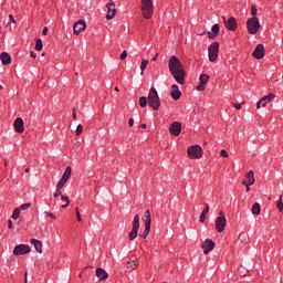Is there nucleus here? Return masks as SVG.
I'll return each instance as SVG.
<instances>
[{
	"label": "nucleus",
	"instance_id": "15",
	"mask_svg": "<svg viewBox=\"0 0 283 283\" xmlns=\"http://www.w3.org/2000/svg\"><path fill=\"white\" fill-rule=\"evenodd\" d=\"M222 19L227 30H230V32H235L238 30V22L235 21V18L231 17L230 19L226 20L223 17Z\"/></svg>",
	"mask_w": 283,
	"mask_h": 283
},
{
	"label": "nucleus",
	"instance_id": "44",
	"mask_svg": "<svg viewBox=\"0 0 283 283\" xmlns=\"http://www.w3.org/2000/svg\"><path fill=\"white\" fill-rule=\"evenodd\" d=\"M9 21L10 23H17V20H14V15L12 14L9 15Z\"/></svg>",
	"mask_w": 283,
	"mask_h": 283
},
{
	"label": "nucleus",
	"instance_id": "23",
	"mask_svg": "<svg viewBox=\"0 0 283 283\" xmlns=\"http://www.w3.org/2000/svg\"><path fill=\"white\" fill-rule=\"evenodd\" d=\"M14 129L18 134H23V118L17 117L13 123Z\"/></svg>",
	"mask_w": 283,
	"mask_h": 283
},
{
	"label": "nucleus",
	"instance_id": "57",
	"mask_svg": "<svg viewBox=\"0 0 283 283\" xmlns=\"http://www.w3.org/2000/svg\"><path fill=\"white\" fill-rule=\"evenodd\" d=\"M85 269H90V266H86Z\"/></svg>",
	"mask_w": 283,
	"mask_h": 283
},
{
	"label": "nucleus",
	"instance_id": "28",
	"mask_svg": "<svg viewBox=\"0 0 283 283\" xmlns=\"http://www.w3.org/2000/svg\"><path fill=\"white\" fill-rule=\"evenodd\" d=\"M251 211H252L253 216H260V211H262L260 203H258V202L253 203Z\"/></svg>",
	"mask_w": 283,
	"mask_h": 283
},
{
	"label": "nucleus",
	"instance_id": "5",
	"mask_svg": "<svg viewBox=\"0 0 283 283\" xmlns=\"http://www.w3.org/2000/svg\"><path fill=\"white\" fill-rule=\"evenodd\" d=\"M143 222L145 223V229L142 234V238H144V240H147V235H149L151 231V212H149V210L145 211Z\"/></svg>",
	"mask_w": 283,
	"mask_h": 283
},
{
	"label": "nucleus",
	"instance_id": "18",
	"mask_svg": "<svg viewBox=\"0 0 283 283\" xmlns=\"http://www.w3.org/2000/svg\"><path fill=\"white\" fill-rule=\"evenodd\" d=\"M275 98V94L270 93L268 96H263L258 103H256V109H260L261 107H266L268 103H271Z\"/></svg>",
	"mask_w": 283,
	"mask_h": 283
},
{
	"label": "nucleus",
	"instance_id": "34",
	"mask_svg": "<svg viewBox=\"0 0 283 283\" xmlns=\"http://www.w3.org/2000/svg\"><path fill=\"white\" fill-rule=\"evenodd\" d=\"M276 209L282 212L283 211V202H282V196H280L277 202H276Z\"/></svg>",
	"mask_w": 283,
	"mask_h": 283
},
{
	"label": "nucleus",
	"instance_id": "50",
	"mask_svg": "<svg viewBox=\"0 0 283 283\" xmlns=\"http://www.w3.org/2000/svg\"><path fill=\"white\" fill-rule=\"evenodd\" d=\"M31 56L32 59H36V54H34V52L31 51Z\"/></svg>",
	"mask_w": 283,
	"mask_h": 283
},
{
	"label": "nucleus",
	"instance_id": "46",
	"mask_svg": "<svg viewBox=\"0 0 283 283\" xmlns=\"http://www.w3.org/2000/svg\"><path fill=\"white\" fill-rule=\"evenodd\" d=\"M128 125H129V127H134V118H129Z\"/></svg>",
	"mask_w": 283,
	"mask_h": 283
},
{
	"label": "nucleus",
	"instance_id": "38",
	"mask_svg": "<svg viewBox=\"0 0 283 283\" xmlns=\"http://www.w3.org/2000/svg\"><path fill=\"white\" fill-rule=\"evenodd\" d=\"M251 14L252 17H258V8H255V6L251 7Z\"/></svg>",
	"mask_w": 283,
	"mask_h": 283
},
{
	"label": "nucleus",
	"instance_id": "40",
	"mask_svg": "<svg viewBox=\"0 0 283 283\" xmlns=\"http://www.w3.org/2000/svg\"><path fill=\"white\" fill-rule=\"evenodd\" d=\"M44 213L45 216H48V218H51V220H56V216H54V213L48 211H45Z\"/></svg>",
	"mask_w": 283,
	"mask_h": 283
},
{
	"label": "nucleus",
	"instance_id": "35",
	"mask_svg": "<svg viewBox=\"0 0 283 283\" xmlns=\"http://www.w3.org/2000/svg\"><path fill=\"white\" fill-rule=\"evenodd\" d=\"M61 189H63V188H59V186H56V190L53 193L54 198H59V196H63V192L61 191Z\"/></svg>",
	"mask_w": 283,
	"mask_h": 283
},
{
	"label": "nucleus",
	"instance_id": "47",
	"mask_svg": "<svg viewBox=\"0 0 283 283\" xmlns=\"http://www.w3.org/2000/svg\"><path fill=\"white\" fill-rule=\"evenodd\" d=\"M42 34L45 36L48 34V27H44L42 30Z\"/></svg>",
	"mask_w": 283,
	"mask_h": 283
},
{
	"label": "nucleus",
	"instance_id": "54",
	"mask_svg": "<svg viewBox=\"0 0 283 283\" xmlns=\"http://www.w3.org/2000/svg\"><path fill=\"white\" fill-rule=\"evenodd\" d=\"M247 187V191H251V186H245Z\"/></svg>",
	"mask_w": 283,
	"mask_h": 283
},
{
	"label": "nucleus",
	"instance_id": "9",
	"mask_svg": "<svg viewBox=\"0 0 283 283\" xmlns=\"http://www.w3.org/2000/svg\"><path fill=\"white\" fill-rule=\"evenodd\" d=\"M214 227L218 233H222L227 228V217H224L223 212L219 213V217L216 219Z\"/></svg>",
	"mask_w": 283,
	"mask_h": 283
},
{
	"label": "nucleus",
	"instance_id": "30",
	"mask_svg": "<svg viewBox=\"0 0 283 283\" xmlns=\"http://www.w3.org/2000/svg\"><path fill=\"white\" fill-rule=\"evenodd\" d=\"M147 103H149L148 97H146V96L139 97L140 107H147Z\"/></svg>",
	"mask_w": 283,
	"mask_h": 283
},
{
	"label": "nucleus",
	"instance_id": "39",
	"mask_svg": "<svg viewBox=\"0 0 283 283\" xmlns=\"http://www.w3.org/2000/svg\"><path fill=\"white\" fill-rule=\"evenodd\" d=\"M220 156H221L222 158H229V153H227L226 149H222V150L220 151Z\"/></svg>",
	"mask_w": 283,
	"mask_h": 283
},
{
	"label": "nucleus",
	"instance_id": "42",
	"mask_svg": "<svg viewBox=\"0 0 283 283\" xmlns=\"http://www.w3.org/2000/svg\"><path fill=\"white\" fill-rule=\"evenodd\" d=\"M127 269H128V271H135L136 270V263L128 265Z\"/></svg>",
	"mask_w": 283,
	"mask_h": 283
},
{
	"label": "nucleus",
	"instance_id": "4",
	"mask_svg": "<svg viewBox=\"0 0 283 283\" xmlns=\"http://www.w3.org/2000/svg\"><path fill=\"white\" fill-rule=\"evenodd\" d=\"M247 29L249 34H258V32H260V19H258V17L248 19Z\"/></svg>",
	"mask_w": 283,
	"mask_h": 283
},
{
	"label": "nucleus",
	"instance_id": "53",
	"mask_svg": "<svg viewBox=\"0 0 283 283\" xmlns=\"http://www.w3.org/2000/svg\"><path fill=\"white\" fill-rule=\"evenodd\" d=\"M25 174H29L30 172V168H25Z\"/></svg>",
	"mask_w": 283,
	"mask_h": 283
},
{
	"label": "nucleus",
	"instance_id": "56",
	"mask_svg": "<svg viewBox=\"0 0 283 283\" xmlns=\"http://www.w3.org/2000/svg\"><path fill=\"white\" fill-rule=\"evenodd\" d=\"M0 90H3V86L0 84Z\"/></svg>",
	"mask_w": 283,
	"mask_h": 283
},
{
	"label": "nucleus",
	"instance_id": "3",
	"mask_svg": "<svg viewBox=\"0 0 283 283\" xmlns=\"http://www.w3.org/2000/svg\"><path fill=\"white\" fill-rule=\"evenodd\" d=\"M142 14L144 19H151L154 17V1L142 0Z\"/></svg>",
	"mask_w": 283,
	"mask_h": 283
},
{
	"label": "nucleus",
	"instance_id": "8",
	"mask_svg": "<svg viewBox=\"0 0 283 283\" xmlns=\"http://www.w3.org/2000/svg\"><path fill=\"white\" fill-rule=\"evenodd\" d=\"M187 154L189 158L199 159L202 158V147L200 145H193L188 147Z\"/></svg>",
	"mask_w": 283,
	"mask_h": 283
},
{
	"label": "nucleus",
	"instance_id": "14",
	"mask_svg": "<svg viewBox=\"0 0 283 283\" xmlns=\"http://www.w3.org/2000/svg\"><path fill=\"white\" fill-rule=\"evenodd\" d=\"M208 83H209V75L201 74L199 77V83L196 87L197 92H205Z\"/></svg>",
	"mask_w": 283,
	"mask_h": 283
},
{
	"label": "nucleus",
	"instance_id": "7",
	"mask_svg": "<svg viewBox=\"0 0 283 283\" xmlns=\"http://www.w3.org/2000/svg\"><path fill=\"white\" fill-rule=\"evenodd\" d=\"M218 52H220V43L213 42L208 48V56L211 63L218 61Z\"/></svg>",
	"mask_w": 283,
	"mask_h": 283
},
{
	"label": "nucleus",
	"instance_id": "20",
	"mask_svg": "<svg viewBox=\"0 0 283 283\" xmlns=\"http://www.w3.org/2000/svg\"><path fill=\"white\" fill-rule=\"evenodd\" d=\"M95 275H96V277H98L99 282H105V280H107V277H109V274L103 268H97L95 270Z\"/></svg>",
	"mask_w": 283,
	"mask_h": 283
},
{
	"label": "nucleus",
	"instance_id": "27",
	"mask_svg": "<svg viewBox=\"0 0 283 283\" xmlns=\"http://www.w3.org/2000/svg\"><path fill=\"white\" fill-rule=\"evenodd\" d=\"M207 213H209V205H206V208L202 210L199 217V222H205V220H207Z\"/></svg>",
	"mask_w": 283,
	"mask_h": 283
},
{
	"label": "nucleus",
	"instance_id": "55",
	"mask_svg": "<svg viewBox=\"0 0 283 283\" xmlns=\"http://www.w3.org/2000/svg\"><path fill=\"white\" fill-rule=\"evenodd\" d=\"M78 277H83V274H82V273H80V274H78Z\"/></svg>",
	"mask_w": 283,
	"mask_h": 283
},
{
	"label": "nucleus",
	"instance_id": "1",
	"mask_svg": "<svg viewBox=\"0 0 283 283\" xmlns=\"http://www.w3.org/2000/svg\"><path fill=\"white\" fill-rule=\"evenodd\" d=\"M168 70L176 83L185 85V66L176 55H171L168 61Z\"/></svg>",
	"mask_w": 283,
	"mask_h": 283
},
{
	"label": "nucleus",
	"instance_id": "12",
	"mask_svg": "<svg viewBox=\"0 0 283 283\" xmlns=\"http://www.w3.org/2000/svg\"><path fill=\"white\" fill-rule=\"evenodd\" d=\"M87 28V23H85L84 20H78L77 22H75L73 24V33L78 36V34H81V32H85Z\"/></svg>",
	"mask_w": 283,
	"mask_h": 283
},
{
	"label": "nucleus",
	"instance_id": "26",
	"mask_svg": "<svg viewBox=\"0 0 283 283\" xmlns=\"http://www.w3.org/2000/svg\"><path fill=\"white\" fill-rule=\"evenodd\" d=\"M212 32L209 31L208 32V39H216V36H218L219 32H220V25L219 24H214L211 28Z\"/></svg>",
	"mask_w": 283,
	"mask_h": 283
},
{
	"label": "nucleus",
	"instance_id": "45",
	"mask_svg": "<svg viewBox=\"0 0 283 283\" xmlns=\"http://www.w3.org/2000/svg\"><path fill=\"white\" fill-rule=\"evenodd\" d=\"M242 105H244V102H242L241 104H234V108L242 109Z\"/></svg>",
	"mask_w": 283,
	"mask_h": 283
},
{
	"label": "nucleus",
	"instance_id": "48",
	"mask_svg": "<svg viewBox=\"0 0 283 283\" xmlns=\"http://www.w3.org/2000/svg\"><path fill=\"white\" fill-rule=\"evenodd\" d=\"M72 116H73L74 120H76V108L73 109Z\"/></svg>",
	"mask_w": 283,
	"mask_h": 283
},
{
	"label": "nucleus",
	"instance_id": "2",
	"mask_svg": "<svg viewBox=\"0 0 283 283\" xmlns=\"http://www.w3.org/2000/svg\"><path fill=\"white\" fill-rule=\"evenodd\" d=\"M148 105L154 109V112H158L160 109V97L158 96V91L156 87H151L148 93Z\"/></svg>",
	"mask_w": 283,
	"mask_h": 283
},
{
	"label": "nucleus",
	"instance_id": "10",
	"mask_svg": "<svg viewBox=\"0 0 283 283\" xmlns=\"http://www.w3.org/2000/svg\"><path fill=\"white\" fill-rule=\"evenodd\" d=\"M70 178H72V167L67 166L56 187H59V189H63Z\"/></svg>",
	"mask_w": 283,
	"mask_h": 283
},
{
	"label": "nucleus",
	"instance_id": "17",
	"mask_svg": "<svg viewBox=\"0 0 283 283\" xmlns=\"http://www.w3.org/2000/svg\"><path fill=\"white\" fill-rule=\"evenodd\" d=\"M169 132L172 136H180L182 124H180V122H172L169 126Z\"/></svg>",
	"mask_w": 283,
	"mask_h": 283
},
{
	"label": "nucleus",
	"instance_id": "31",
	"mask_svg": "<svg viewBox=\"0 0 283 283\" xmlns=\"http://www.w3.org/2000/svg\"><path fill=\"white\" fill-rule=\"evenodd\" d=\"M19 216H21V209L15 208L12 213V220H19Z\"/></svg>",
	"mask_w": 283,
	"mask_h": 283
},
{
	"label": "nucleus",
	"instance_id": "41",
	"mask_svg": "<svg viewBox=\"0 0 283 283\" xmlns=\"http://www.w3.org/2000/svg\"><path fill=\"white\" fill-rule=\"evenodd\" d=\"M119 59L120 61H125L127 59V51H123Z\"/></svg>",
	"mask_w": 283,
	"mask_h": 283
},
{
	"label": "nucleus",
	"instance_id": "49",
	"mask_svg": "<svg viewBox=\"0 0 283 283\" xmlns=\"http://www.w3.org/2000/svg\"><path fill=\"white\" fill-rule=\"evenodd\" d=\"M8 229H12V220L8 221Z\"/></svg>",
	"mask_w": 283,
	"mask_h": 283
},
{
	"label": "nucleus",
	"instance_id": "52",
	"mask_svg": "<svg viewBox=\"0 0 283 283\" xmlns=\"http://www.w3.org/2000/svg\"><path fill=\"white\" fill-rule=\"evenodd\" d=\"M143 129H147V124H142Z\"/></svg>",
	"mask_w": 283,
	"mask_h": 283
},
{
	"label": "nucleus",
	"instance_id": "51",
	"mask_svg": "<svg viewBox=\"0 0 283 283\" xmlns=\"http://www.w3.org/2000/svg\"><path fill=\"white\" fill-rule=\"evenodd\" d=\"M158 59V53L155 54V56L151 59V61H156Z\"/></svg>",
	"mask_w": 283,
	"mask_h": 283
},
{
	"label": "nucleus",
	"instance_id": "6",
	"mask_svg": "<svg viewBox=\"0 0 283 283\" xmlns=\"http://www.w3.org/2000/svg\"><path fill=\"white\" fill-rule=\"evenodd\" d=\"M138 229H140V216L135 214L133 219V228L128 234L130 241L136 240L138 238Z\"/></svg>",
	"mask_w": 283,
	"mask_h": 283
},
{
	"label": "nucleus",
	"instance_id": "29",
	"mask_svg": "<svg viewBox=\"0 0 283 283\" xmlns=\"http://www.w3.org/2000/svg\"><path fill=\"white\" fill-rule=\"evenodd\" d=\"M62 202H65V205H62V209H67L70 207V197L67 196H61Z\"/></svg>",
	"mask_w": 283,
	"mask_h": 283
},
{
	"label": "nucleus",
	"instance_id": "33",
	"mask_svg": "<svg viewBox=\"0 0 283 283\" xmlns=\"http://www.w3.org/2000/svg\"><path fill=\"white\" fill-rule=\"evenodd\" d=\"M149 64V61L147 60H143L142 63H140V71H142V74L143 72H145V70H147V65Z\"/></svg>",
	"mask_w": 283,
	"mask_h": 283
},
{
	"label": "nucleus",
	"instance_id": "37",
	"mask_svg": "<svg viewBox=\"0 0 283 283\" xmlns=\"http://www.w3.org/2000/svg\"><path fill=\"white\" fill-rule=\"evenodd\" d=\"M75 133H76V136H81V134H83V125L81 124L77 125Z\"/></svg>",
	"mask_w": 283,
	"mask_h": 283
},
{
	"label": "nucleus",
	"instance_id": "13",
	"mask_svg": "<svg viewBox=\"0 0 283 283\" xmlns=\"http://www.w3.org/2000/svg\"><path fill=\"white\" fill-rule=\"evenodd\" d=\"M30 253V245L28 244H18L13 249V255H28Z\"/></svg>",
	"mask_w": 283,
	"mask_h": 283
},
{
	"label": "nucleus",
	"instance_id": "11",
	"mask_svg": "<svg viewBox=\"0 0 283 283\" xmlns=\"http://www.w3.org/2000/svg\"><path fill=\"white\" fill-rule=\"evenodd\" d=\"M106 19L107 21H112L114 17H116V3H114V0H109V2L106 4Z\"/></svg>",
	"mask_w": 283,
	"mask_h": 283
},
{
	"label": "nucleus",
	"instance_id": "19",
	"mask_svg": "<svg viewBox=\"0 0 283 283\" xmlns=\"http://www.w3.org/2000/svg\"><path fill=\"white\" fill-rule=\"evenodd\" d=\"M170 96L172 101H180V96H182V92H180V88L178 85L174 84L171 86Z\"/></svg>",
	"mask_w": 283,
	"mask_h": 283
},
{
	"label": "nucleus",
	"instance_id": "43",
	"mask_svg": "<svg viewBox=\"0 0 283 283\" xmlns=\"http://www.w3.org/2000/svg\"><path fill=\"white\" fill-rule=\"evenodd\" d=\"M76 218H77V222H81V212L78 211V208H76Z\"/></svg>",
	"mask_w": 283,
	"mask_h": 283
},
{
	"label": "nucleus",
	"instance_id": "22",
	"mask_svg": "<svg viewBox=\"0 0 283 283\" xmlns=\"http://www.w3.org/2000/svg\"><path fill=\"white\" fill-rule=\"evenodd\" d=\"M254 59H264V44H258L253 51Z\"/></svg>",
	"mask_w": 283,
	"mask_h": 283
},
{
	"label": "nucleus",
	"instance_id": "32",
	"mask_svg": "<svg viewBox=\"0 0 283 283\" xmlns=\"http://www.w3.org/2000/svg\"><path fill=\"white\" fill-rule=\"evenodd\" d=\"M35 50L38 52H41L43 50V41H41V39H38L35 42Z\"/></svg>",
	"mask_w": 283,
	"mask_h": 283
},
{
	"label": "nucleus",
	"instance_id": "21",
	"mask_svg": "<svg viewBox=\"0 0 283 283\" xmlns=\"http://www.w3.org/2000/svg\"><path fill=\"white\" fill-rule=\"evenodd\" d=\"M244 187H251L252 185H255V174H253V170H250L247 174V180L242 182Z\"/></svg>",
	"mask_w": 283,
	"mask_h": 283
},
{
	"label": "nucleus",
	"instance_id": "25",
	"mask_svg": "<svg viewBox=\"0 0 283 283\" xmlns=\"http://www.w3.org/2000/svg\"><path fill=\"white\" fill-rule=\"evenodd\" d=\"M31 244H33L35 251H38V253H43V243L38 240V239H31L30 240Z\"/></svg>",
	"mask_w": 283,
	"mask_h": 283
},
{
	"label": "nucleus",
	"instance_id": "36",
	"mask_svg": "<svg viewBox=\"0 0 283 283\" xmlns=\"http://www.w3.org/2000/svg\"><path fill=\"white\" fill-rule=\"evenodd\" d=\"M30 207H32V203H23L19 209H21V211H28Z\"/></svg>",
	"mask_w": 283,
	"mask_h": 283
},
{
	"label": "nucleus",
	"instance_id": "16",
	"mask_svg": "<svg viewBox=\"0 0 283 283\" xmlns=\"http://www.w3.org/2000/svg\"><path fill=\"white\" fill-rule=\"evenodd\" d=\"M216 248V242L211 239H207L202 244L201 249L203 250L205 255H208V253H211L213 249Z\"/></svg>",
	"mask_w": 283,
	"mask_h": 283
},
{
	"label": "nucleus",
	"instance_id": "24",
	"mask_svg": "<svg viewBox=\"0 0 283 283\" xmlns=\"http://www.w3.org/2000/svg\"><path fill=\"white\" fill-rule=\"evenodd\" d=\"M0 60L2 65H10L12 63V56L8 52H3L0 54Z\"/></svg>",
	"mask_w": 283,
	"mask_h": 283
}]
</instances>
